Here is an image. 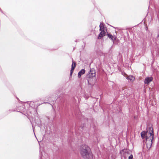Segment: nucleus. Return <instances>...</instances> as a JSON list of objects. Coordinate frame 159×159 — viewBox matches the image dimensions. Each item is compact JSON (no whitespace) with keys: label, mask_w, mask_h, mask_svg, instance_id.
<instances>
[{"label":"nucleus","mask_w":159,"mask_h":159,"mask_svg":"<svg viewBox=\"0 0 159 159\" xmlns=\"http://www.w3.org/2000/svg\"><path fill=\"white\" fill-rule=\"evenodd\" d=\"M141 137L144 139L146 136V143L148 148H150L152 144V141L154 138L153 128L152 126H148L147 131H142L141 133Z\"/></svg>","instance_id":"obj_1"},{"label":"nucleus","mask_w":159,"mask_h":159,"mask_svg":"<svg viewBox=\"0 0 159 159\" xmlns=\"http://www.w3.org/2000/svg\"><path fill=\"white\" fill-rule=\"evenodd\" d=\"M80 150L81 154L84 159H92V156L90 152V148L87 145H82Z\"/></svg>","instance_id":"obj_2"},{"label":"nucleus","mask_w":159,"mask_h":159,"mask_svg":"<svg viewBox=\"0 0 159 159\" xmlns=\"http://www.w3.org/2000/svg\"><path fill=\"white\" fill-rule=\"evenodd\" d=\"M95 70L94 69H92L90 70V72L88 75V82L89 84L92 85L95 83L96 81L95 78Z\"/></svg>","instance_id":"obj_3"},{"label":"nucleus","mask_w":159,"mask_h":159,"mask_svg":"<svg viewBox=\"0 0 159 159\" xmlns=\"http://www.w3.org/2000/svg\"><path fill=\"white\" fill-rule=\"evenodd\" d=\"M153 78L152 77H147L144 81V83L148 85L149 83L153 80Z\"/></svg>","instance_id":"obj_4"},{"label":"nucleus","mask_w":159,"mask_h":159,"mask_svg":"<svg viewBox=\"0 0 159 159\" xmlns=\"http://www.w3.org/2000/svg\"><path fill=\"white\" fill-rule=\"evenodd\" d=\"M101 32L99 34L98 36V39H101L105 35L106 32L104 30H100Z\"/></svg>","instance_id":"obj_5"},{"label":"nucleus","mask_w":159,"mask_h":159,"mask_svg":"<svg viewBox=\"0 0 159 159\" xmlns=\"http://www.w3.org/2000/svg\"><path fill=\"white\" fill-rule=\"evenodd\" d=\"M107 36L109 39H111L112 40L113 43H114L115 40H116L117 39L116 36H113L110 34H107Z\"/></svg>","instance_id":"obj_6"},{"label":"nucleus","mask_w":159,"mask_h":159,"mask_svg":"<svg viewBox=\"0 0 159 159\" xmlns=\"http://www.w3.org/2000/svg\"><path fill=\"white\" fill-rule=\"evenodd\" d=\"M85 70L84 69H82L80 71L78 74V77L79 78H80L81 76L85 73Z\"/></svg>","instance_id":"obj_7"},{"label":"nucleus","mask_w":159,"mask_h":159,"mask_svg":"<svg viewBox=\"0 0 159 159\" xmlns=\"http://www.w3.org/2000/svg\"><path fill=\"white\" fill-rule=\"evenodd\" d=\"M126 78L131 81H133L135 80V78L132 75L129 76L127 77Z\"/></svg>","instance_id":"obj_8"},{"label":"nucleus","mask_w":159,"mask_h":159,"mask_svg":"<svg viewBox=\"0 0 159 159\" xmlns=\"http://www.w3.org/2000/svg\"><path fill=\"white\" fill-rule=\"evenodd\" d=\"M99 27H100L99 30H104L103 25L102 23H100V25H99Z\"/></svg>","instance_id":"obj_9"},{"label":"nucleus","mask_w":159,"mask_h":159,"mask_svg":"<svg viewBox=\"0 0 159 159\" xmlns=\"http://www.w3.org/2000/svg\"><path fill=\"white\" fill-rule=\"evenodd\" d=\"M75 66H76V63L73 61L72 62V64L71 65V67H75Z\"/></svg>","instance_id":"obj_10"},{"label":"nucleus","mask_w":159,"mask_h":159,"mask_svg":"<svg viewBox=\"0 0 159 159\" xmlns=\"http://www.w3.org/2000/svg\"><path fill=\"white\" fill-rule=\"evenodd\" d=\"M156 40L157 42L159 43V33L158 34L156 38Z\"/></svg>","instance_id":"obj_11"},{"label":"nucleus","mask_w":159,"mask_h":159,"mask_svg":"<svg viewBox=\"0 0 159 159\" xmlns=\"http://www.w3.org/2000/svg\"><path fill=\"white\" fill-rule=\"evenodd\" d=\"M133 156L132 154H131L128 158V159H133Z\"/></svg>","instance_id":"obj_12"},{"label":"nucleus","mask_w":159,"mask_h":159,"mask_svg":"<svg viewBox=\"0 0 159 159\" xmlns=\"http://www.w3.org/2000/svg\"><path fill=\"white\" fill-rule=\"evenodd\" d=\"M75 67H71V69L70 70H72V71H74V69H75Z\"/></svg>","instance_id":"obj_13"},{"label":"nucleus","mask_w":159,"mask_h":159,"mask_svg":"<svg viewBox=\"0 0 159 159\" xmlns=\"http://www.w3.org/2000/svg\"><path fill=\"white\" fill-rule=\"evenodd\" d=\"M73 72V71H72V70L70 71V76H71L72 75Z\"/></svg>","instance_id":"obj_14"},{"label":"nucleus","mask_w":159,"mask_h":159,"mask_svg":"<svg viewBox=\"0 0 159 159\" xmlns=\"http://www.w3.org/2000/svg\"><path fill=\"white\" fill-rule=\"evenodd\" d=\"M122 74L124 75L125 76V75H127L125 73H124V74Z\"/></svg>","instance_id":"obj_15"}]
</instances>
